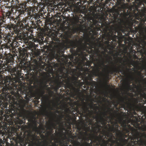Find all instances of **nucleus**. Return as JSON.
Here are the masks:
<instances>
[{
  "instance_id": "nucleus-26",
  "label": "nucleus",
  "mask_w": 146,
  "mask_h": 146,
  "mask_svg": "<svg viewBox=\"0 0 146 146\" xmlns=\"http://www.w3.org/2000/svg\"><path fill=\"white\" fill-rule=\"evenodd\" d=\"M44 87L42 86V89L40 91L41 94L40 95L41 97H42L41 100H43L46 101V100L49 99L48 96H44V94H45Z\"/></svg>"
},
{
  "instance_id": "nucleus-61",
  "label": "nucleus",
  "mask_w": 146,
  "mask_h": 146,
  "mask_svg": "<svg viewBox=\"0 0 146 146\" xmlns=\"http://www.w3.org/2000/svg\"><path fill=\"white\" fill-rule=\"evenodd\" d=\"M110 146H112V144H111L110 145Z\"/></svg>"
},
{
  "instance_id": "nucleus-25",
  "label": "nucleus",
  "mask_w": 146,
  "mask_h": 146,
  "mask_svg": "<svg viewBox=\"0 0 146 146\" xmlns=\"http://www.w3.org/2000/svg\"><path fill=\"white\" fill-rule=\"evenodd\" d=\"M123 120V119L122 117H121L119 119V121L120 122H122V123L121 124V125L122 126H123L124 127V130L125 131L126 133H129L130 131V130L129 129L127 128V125L126 124L125 121L124 120H123V121H122Z\"/></svg>"
},
{
  "instance_id": "nucleus-9",
  "label": "nucleus",
  "mask_w": 146,
  "mask_h": 146,
  "mask_svg": "<svg viewBox=\"0 0 146 146\" xmlns=\"http://www.w3.org/2000/svg\"><path fill=\"white\" fill-rule=\"evenodd\" d=\"M101 27L104 33H108L109 41L112 40L114 42L116 41L117 38H118V36L115 35L116 33L122 35L121 33L118 31L116 27L113 25L110 26L108 22L107 21L102 22Z\"/></svg>"
},
{
  "instance_id": "nucleus-40",
  "label": "nucleus",
  "mask_w": 146,
  "mask_h": 146,
  "mask_svg": "<svg viewBox=\"0 0 146 146\" xmlns=\"http://www.w3.org/2000/svg\"><path fill=\"white\" fill-rule=\"evenodd\" d=\"M82 140H84L85 141H89V139L86 136H84V137L83 138Z\"/></svg>"
},
{
  "instance_id": "nucleus-45",
  "label": "nucleus",
  "mask_w": 146,
  "mask_h": 146,
  "mask_svg": "<svg viewBox=\"0 0 146 146\" xmlns=\"http://www.w3.org/2000/svg\"><path fill=\"white\" fill-rule=\"evenodd\" d=\"M77 17L78 18V19H79V18H83V16L82 15L79 14L77 16Z\"/></svg>"
},
{
  "instance_id": "nucleus-16",
  "label": "nucleus",
  "mask_w": 146,
  "mask_h": 146,
  "mask_svg": "<svg viewBox=\"0 0 146 146\" xmlns=\"http://www.w3.org/2000/svg\"><path fill=\"white\" fill-rule=\"evenodd\" d=\"M68 46L63 44L62 46L57 47L53 54V58H55L56 59H59L61 57V54L65 52V49L67 48Z\"/></svg>"
},
{
  "instance_id": "nucleus-18",
  "label": "nucleus",
  "mask_w": 146,
  "mask_h": 146,
  "mask_svg": "<svg viewBox=\"0 0 146 146\" xmlns=\"http://www.w3.org/2000/svg\"><path fill=\"white\" fill-rule=\"evenodd\" d=\"M35 87L31 84L28 86H26L24 88L25 93L27 96H28L30 98H33L35 96V94L34 92Z\"/></svg>"
},
{
  "instance_id": "nucleus-20",
  "label": "nucleus",
  "mask_w": 146,
  "mask_h": 146,
  "mask_svg": "<svg viewBox=\"0 0 146 146\" xmlns=\"http://www.w3.org/2000/svg\"><path fill=\"white\" fill-rule=\"evenodd\" d=\"M135 87L137 89V91L141 98L146 99V89L144 88L143 90L141 86L139 87L136 85H135Z\"/></svg>"
},
{
  "instance_id": "nucleus-12",
  "label": "nucleus",
  "mask_w": 146,
  "mask_h": 146,
  "mask_svg": "<svg viewBox=\"0 0 146 146\" xmlns=\"http://www.w3.org/2000/svg\"><path fill=\"white\" fill-rule=\"evenodd\" d=\"M25 105L24 100H21L19 101V103L17 105V107L15 106H13L12 108H11L10 112L14 115H18L19 117H17V119L19 120H20L19 119L20 117L24 119V117L22 113L25 111Z\"/></svg>"
},
{
  "instance_id": "nucleus-3",
  "label": "nucleus",
  "mask_w": 146,
  "mask_h": 146,
  "mask_svg": "<svg viewBox=\"0 0 146 146\" xmlns=\"http://www.w3.org/2000/svg\"><path fill=\"white\" fill-rule=\"evenodd\" d=\"M21 72L18 68H15L13 71V75L15 76L13 78L8 76L5 78L4 85L1 91L2 98L4 100L11 98V95L14 94L17 88V80H20L22 76Z\"/></svg>"
},
{
  "instance_id": "nucleus-5",
  "label": "nucleus",
  "mask_w": 146,
  "mask_h": 146,
  "mask_svg": "<svg viewBox=\"0 0 146 146\" xmlns=\"http://www.w3.org/2000/svg\"><path fill=\"white\" fill-rule=\"evenodd\" d=\"M17 9L13 7L11 10H9L5 13V15H3L2 17H0V26L3 23H5L6 20L7 21H12L16 24V26L17 29H19V31L18 34L21 32V29L25 27L26 20L23 19L20 21V17H18L19 13L17 15L16 13Z\"/></svg>"
},
{
  "instance_id": "nucleus-2",
  "label": "nucleus",
  "mask_w": 146,
  "mask_h": 146,
  "mask_svg": "<svg viewBox=\"0 0 146 146\" xmlns=\"http://www.w3.org/2000/svg\"><path fill=\"white\" fill-rule=\"evenodd\" d=\"M72 75L76 76H74L73 78L70 77L69 75L68 70L67 69H66V73L64 72L65 78L64 83H66L65 86V88H68V89L75 90L76 87L80 88L82 86L84 89L86 88H89L90 86L91 88H94V84L93 82H94L92 80V79L91 77L90 78V81H88V78H86L84 83L82 82L81 80H78V78L80 74H82V73H77L76 70L75 69H72Z\"/></svg>"
},
{
  "instance_id": "nucleus-6",
  "label": "nucleus",
  "mask_w": 146,
  "mask_h": 146,
  "mask_svg": "<svg viewBox=\"0 0 146 146\" xmlns=\"http://www.w3.org/2000/svg\"><path fill=\"white\" fill-rule=\"evenodd\" d=\"M116 131V129L113 126L110 128L109 132L105 133H103L102 135H98L97 132L96 134L92 135V138L94 139V142L95 143L97 146H108L109 141H112V137L113 134L112 132L114 133ZM114 142V141H113Z\"/></svg>"
},
{
  "instance_id": "nucleus-54",
  "label": "nucleus",
  "mask_w": 146,
  "mask_h": 146,
  "mask_svg": "<svg viewBox=\"0 0 146 146\" xmlns=\"http://www.w3.org/2000/svg\"><path fill=\"white\" fill-rule=\"evenodd\" d=\"M21 123H23V120H21Z\"/></svg>"
},
{
  "instance_id": "nucleus-36",
  "label": "nucleus",
  "mask_w": 146,
  "mask_h": 146,
  "mask_svg": "<svg viewBox=\"0 0 146 146\" xmlns=\"http://www.w3.org/2000/svg\"><path fill=\"white\" fill-rule=\"evenodd\" d=\"M82 146H92V144L91 142L89 143L88 142H85L84 144H83Z\"/></svg>"
},
{
  "instance_id": "nucleus-37",
  "label": "nucleus",
  "mask_w": 146,
  "mask_h": 146,
  "mask_svg": "<svg viewBox=\"0 0 146 146\" xmlns=\"http://www.w3.org/2000/svg\"><path fill=\"white\" fill-rule=\"evenodd\" d=\"M75 11L76 13H80L82 12L81 9L79 8H76Z\"/></svg>"
},
{
  "instance_id": "nucleus-53",
  "label": "nucleus",
  "mask_w": 146,
  "mask_h": 146,
  "mask_svg": "<svg viewBox=\"0 0 146 146\" xmlns=\"http://www.w3.org/2000/svg\"><path fill=\"white\" fill-rule=\"evenodd\" d=\"M59 117L61 119H62V115L61 116H60Z\"/></svg>"
},
{
  "instance_id": "nucleus-28",
  "label": "nucleus",
  "mask_w": 146,
  "mask_h": 146,
  "mask_svg": "<svg viewBox=\"0 0 146 146\" xmlns=\"http://www.w3.org/2000/svg\"><path fill=\"white\" fill-rule=\"evenodd\" d=\"M78 130L79 131V135H78V139H82L85 135H87L88 134L86 132H84L82 131H80V128H78Z\"/></svg>"
},
{
  "instance_id": "nucleus-22",
  "label": "nucleus",
  "mask_w": 146,
  "mask_h": 146,
  "mask_svg": "<svg viewBox=\"0 0 146 146\" xmlns=\"http://www.w3.org/2000/svg\"><path fill=\"white\" fill-rule=\"evenodd\" d=\"M101 67V66L99 64L96 65L95 67H93V71L94 75L97 76H100V74L101 73L100 71V67Z\"/></svg>"
},
{
  "instance_id": "nucleus-62",
  "label": "nucleus",
  "mask_w": 146,
  "mask_h": 146,
  "mask_svg": "<svg viewBox=\"0 0 146 146\" xmlns=\"http://www.w3.org/2000/svg\"><path fill=\"white\" fill-rule=\"evenodd\" d=\"M42 135L43 137H44V135Z\"/></svg>"
},
{
  "instance_id": "nucleus-50",
  "label": "nucleus",
  "mask_w": 146,
  "mask_h": 146,
  "mask_svg": "<svg viewBox=\"0 0 146 146\" xmlns=\"http://www.w3.org/2000/svg\"><path fill=\"white\" fill-rule=\"evenodd\" d=\"M53 92L52 91H51L50 92V97H51L52 96L53 94Z\"/></svg>"
},
{
  "instance_id": "nucleus-34",
  "label": "nucleus",
  "mask_w": 146,
  "mask_h": 146,
  "mask_svg": "<svg viewBox=\"0 0 146 146\" xmlns=\"http://www.w3.org/2000/svg\"><path fill=\"white\" fill-rule=\"evenodd\" d=\"M52 40L57 42H60V38L58 37L56 35H55L54 36L52 37Z\"/></svg>"
},
{
  "instance_id": "nucleus-38",
  "label": "nucleus",
  "mask_w": 146,
  "mask_h": 146,
  "mask_svg": "<svg viewBox=\"0 0 146 146\" xmlns=\"http://www.w3.org/2000/svg\"><path fill=\"white\" fill-rule=\"evenodd\" d=\"M74 145L75 146H81L82 145L80 142L78 141L75 142Z\"/></svg>"
},
{
  "instance_id": "nucleus-10",
  "label": "nucleus",
  "mask_w": 146,
  "mask_h": 146,
  "mask_svg": "<svg viewBox=\"0 0 146 146\" xmlns=\"http://www.w3.org/2000/svg\"><path fill=\"white\" fill-rule=\"evenodd\" d=\"M88 40L89 39L88 38H86L85 41L83 43L82 41L79 42L76 40V41H74L67 38L66 39V44H68V48H70L71 53L75 55L76 51L74 48H76V47H78L82 54H83V52L85 50L87 47V45L88 44Z\"/></svg>"
},
{
  "instance_id": "nucleus-63",
  "label": "nucleus",
  "mask_w": 146,
  "mask_h": 146,
  "mask_svg": "<svg viewBox=\"0 0 146 146\" xmlns=\"http://www.w3.org/2000/svg\"><path fill=\"white\" fill-rule=\"evenodd\" d=\"M128 1H130V0H127Z\"/></svg>"
},
{
  "instance_id": "nucleus-1",
  "label": "nucleus",
  "mask_w": 146,
  "mask_h": 146,
  "mask_svg": "<svg viewBox=\"0 0 146 146\" xmlns=\"http://www.w3.org/2000/svg\"><path fill=\"white\" fill-rule=\"evenodd\" d=\"M146 5V1L145 2ZM117 5L119 6L112 13L113 15V22L122 21L124 19L127 20V24L130 30L133 33H137L140 28L146 23V8L141 10L136 8L132 13H129V5L128 3H124L121 0L117 1ZM146 31V26L145 28Z\"/></svg>"
},
{
  "instance_id": "nucleus-64",
  "label": "nucleus",
  "mask_w": 146,
  "mask_h": 146,
  "mask_svg": "<svg viewBox=\"0 0 146 146\" xmlns=\"http://www.w3.org/2000/svg\"><path fill=\"white\" fill-rule=\"evenodd\" d=\"M133 51H134L135 53V52H136V51H135V50H133Z\"/></svg>"
},
{
  "instance_id": "nucleus-8",
  "label": "nucleus",
  "mask_w": 146,
  "mask_h": 146,
  "mask_svg": "<svg viewBox=\"0 0 146 146\" xmlns=\"http://www.w3.org/2000/svg\"><path fill=\"white\" fill-rule=\"evenodd\" d=\"M131 128L132 135H128L132 140L130 146H146V133H140L135 129Z\"/></svg>"
},
{
  "instance_id": "nucleus-30",
  "label": "nucleus",
  "mask_w": 146,
  "mask_h": 146,
  "mask_svg": "<svg viewBox=\"0 0 146 146\" xmlns=\"http://www.w3.org/2000/svg\"><path fill=\"white\" fill-rule=\"evenodd\" d=\"M28 121L31 122V125L33 127L37 128L38 121L36 120H33V119L31 118L28 119Z\"/></svg>"
},
{
  "instance_id": "nucleus-17",
  "label": "nucleus",
  "mask_w": 146,
  "mask_h": 146,
  "mask_svg": "<svg viewBox=\"0 0 146 146\" xmlns=\"http://www.w3.org/2000/svg\"><path fill=\"white\" fill-rule=\"evenodd\" d=\"M92 20L93 22L90 26V31L94 35H97L98 34L99 31L100 30V26L99 25L98 22L97 21L94 22V19H92Z\"/></svg>"
},
{
  "instance_id": "nucleus-33",
  "label": "nucleus",
  "mask_w": 146,
  "mask_h": 146,
  "mask_svg": "<svg viewBox=\"0 0 146 146\" xmlns=\"http://www.w3.org/2000/svg\"><path fill=\"white\" fill-rule=\"evenodd\" d=\"M50 5V2L49 0H44L42 3L43 7L45 6H49Z\"/></svg>"
},
{
  "instance_id": "nucleus-56",
  "label": "nucleus",
  "mask_w": 146,
  "mask_h": 146,
  "mask_svg": "<svg viewBox=\"0 0 146 146\" xmlns=\"http://www.w3.org/2000/svg\"><path fill=\"white\" fill-rule=\"evenodd\" d=\"M26 145L25 144H23V146H26Z\"/></svg>"
},
{
  "instance_id": "nucleus-14",
  "label": "nucleus",
  "mask_w": 146,
  "mask_h": 146,
  "mask_svg": "<svg viewBox=\"0 0 146 146\" xmlns=\"http://www.w3.org/2000/svg\"><path fill=\"white\" fill-rule=\"evenodd\" d=\"M41 70L38 68L33 69L32 76H34L35 78H37L38 77V74H39L42 76L44 80L46 81V82H48L51 79L50 75L44 72H42L41 73Z\"/></svg>"
},
{
  "instance_id": "nucleus-44",
  "label": "nucleus",
  "mask_w": 146,
  "mask_h": 146,
  "mask_svg": "<svg viewBox=\"0 0 146 146\" xmlns=\"http://www.w3.org/2000/svg\"><path fill=\"white\" fill-rule=\"evenodd\" d=\"M142 82L144 84L146 85V78H144Z\"/></svg>"
},
{
  "instance_id": "nucleus-31",
  "label": "nucleus",
  "mask_w": 146,
  "mask_h": 146,
  "mask_svg": "<svg viewBox=\"0 0 146 146\" xmlns=\"http://www.w3.org/2000/svg\"><path fill=\"white\" fill-rule=\"evenodd\" d=\"M121 102L122 103L121 104V105L123 107H124L125 106L124 103H125V102L124 101V100L123 99H120L119 101H118L117 102V104H116V105H115V107L116 109L118 110V104H120V103H121Z\"/></svg>"
},
{
  "instance_id": "nucleus-11",
  "label": "nucleus",
  "mask_w": 146,
  "mask_h": 146,
  "mask_svg": "<svg viewBox=\"0 0 146 146\" xmlns=\"http://www.w3.org/2000/svg\"><path fill=\"white\" fill-rule=\"evenodd\" d=\"M78 106H82V107L81 108L80 110H79L77 107L75 109L76 111L78 112V114L82 116H84L88 112L90 114L93 113L94 112L92 110L90 111L89 110V108L88 107V106H89L90 108L92 109L95 110V111L96 112L97 109L98 108L96 104L92 103L90 104L86 103L84 101H82V104L78 103Z\"/></svg>"
},
{
  "instance_id": "nucleus-48",
  "label": "nucleus",
  "mask_w": 146,
  "mask_h": 146,
  "mask_svg": "<svg viewBox=\"0 0 146 146\" xmlns=\"http://www.w3.org/2000/svg\"><path fill=\"white\" fill-rule=\"evenodd\" d=\"M122 140L123 141L125 142H126L127 141V140L125 139H122Z\"/></svg>"
},
{
  "instance_id": "nucleus-15",
  "label": "nucleus",
  "mask_w": 146,
  "mask_h": 146,
  "mask_svg": "<svg viewBox=\"0 0 146 146\" xmlns=\"http://www.w3.org/2000/svg\"><path fill=\"white\" fill-rule=\"evenodd\" d=\"M111 105H110L109 107L107 108L108 110H106V109L104 110L103 112H101V115H100V117H97V120L98 123L101 122L102 125H106V119L104 117H108V113H111V112L113 110L112 108H111Z\"/></svg>"
},
{
  "instance_id": "nucleus-42",
  "label": "nucleus",
  "mask_w": 146,
  "mask_h": 146,
  "mask_svg": "<svg viewBox=\"0 0 146 146\" xmlns=\"http://www.w3.org/2000/svg\"><path fill=\"white\" fill-rule=\"evenodd\" d=\"M40 97L41 96H40V95H39L38 96L36 97H35V99H36L37 100V101L38 102V100L39 99H40Z\"/></svg>"
},
{
  "instance_id": "nucleus-55",
  "label": "nucleus",
  "mask_w": 146,
  "mask_h": 146,
  "mask_svg": "<svg viewBox=\"0 0 146 146\" xmlns=\"http://www.w3.org/2000/svg\"><path fill=\"white\" fill-rule=\"evenodd\" d=\"M71 113L72 114H74V112L72 111L71 112Z\"/></svg>"
},
{
  "instance_id": "nucleus-27",
  "label": "nucleus",
  "mask_w": 146,
  "mask_h": 146,
  "mask_svg": "<svg viewBox=\"0 0 146 146\" xmlns=\"http://www.w3.org/2000/svg\"><path fill=\"white\" fill-rule=\"evenodd\" d=\"M56 124L54 123H50V125L48 126V128L50 131H47V132H52V133H53L54 131L53 130V129H56Z\"/></svg>"
},
{
  "instance_id": "nucleus-19",
  "label": "nucleus",
  "mask_w": 146,
  "mask_h": 146,
  "mask_svg": "<svg viewBox=\"0 0 146 146\" xmlns=\"http://www.w3.org/2000/svg\"><path fill=\"white\" fill-rule=\"evenodd\" d=\"M10 24H7L5 25V27L6 29H9L10 31H12L18 35L19 31V29H17L16 25L14 24V23L12 21H9Z\"/></svg>"
},
{
  "instance_id": "nucleus-59",
  "label": "nucleus",
  "mask_w": 146,
  "mask_h": 146,
  "mask_svg": "<svg viewBox=\"0 0 146 146\" xmlns=\"http://www.w3.org/2000/svg\"><path fill=\"white\" fill-rule=\"evenodd\" d=\"M51 110H53V108L52 107H51Z\"/></svg>"
},
{
  "instance_id": "nucleus-60",
  "label": "nucleus",
  "mask_w": 146,
  "mask_h": 146,
  "mask_svg": "<svg viewBox=\"0 0 146 146\" xmlns=\"http://www.w3.org/2000/svg\"><path fill=\"white\" fill-rule=\"evenodd\" d=\"M126 69H127L128 70H129L130 69H128V68H127V67H126Z\"/></svg>"
},
{
  "instance_id": "nucleus-58",
  "label": "nucleus",
  "mask_w": 146,
  "mask_h": 146,
  "mask_svg": "<svg viewBox=\"0 0 146 146\" xmlns=\"http://www.w3.org/2000/svg\"><path fill=\"white\" fill-rule=\"evenodd\" d=\"M128 127H131V126L130 125H128Z\"/></svg>"
},
{
  "instance_id": "nucleus-7",
  "label": "nucleus",
  "mask_w": 146,
  "mask_h": 146,
  "mask_svg": "<svg viewBox=\"0 0 146 146\" xmlns=\"http://www.w3.org/2000/svg\"><path fill=\"white\" fill-rule=\"evenodd\" d=\"M17 12L19 13L18 17H23V15L25 16L28 15L32 18L31 20V22L33 25H38L39 23L41 22V21L42 18L38 13L35 12V10L33 9L32 7H27L25 8H19L17 9Z\"/></svg>"
},
{
  "instance_id": "nucleus-13",
  "label": "nucleus",
  "mask_w": 146,
  "mask_h": 146,
  "mask_svg": "<svg viewBox=\"0 0 146 146\" xmlns=\"http://www.w3.org/2000/svg\"><path fill=\"white\" fill-rule=\"evenodd\" d=\"M60 74V75L57 74L54 80L52 81L55 85V90L56 92L62 86H63L64 88H66L65 87V86L66 84V83H64L65 76L62 69L61 70Z\"/></svg>"
},
{
  "instance_id": "nucleus-57",
  "label": "nucleus",
  "mask_w": 146,
  "mask_h": 146,
  "mask_svg": "<svg viewBox=\"0 0 146 146\" xmlns=\"http://www.w3.org/2000/svg\"><path fill=\"white\" fill-rule=\"evenodd\" d=\"M119 62H120V63H122L121 61V60H119Z\"/></svg>"
},
{
  "instance_id": "nucleus-21",
  "label": "nucleus",
  "mask_w": 146,
  "mask_h": 146,
  "mask_svg": "<svg viewBox=\"0 0 146 146\" xmlns=\"http://www.w3.org/2000/svg\"><path fill=\"white\" fill-rule=\"evenodd\" d=\"M136 73H137V75L139 76L140 77L137 78H134L133 76H131V78L132 80H133L135 78V81L136 83L137 82H142L143 81V80L144 78V76L143 74H142L141 71H136Z\"/></svg>"
},
{
  "instance_id": "nucleus-24",
  "label": "nucleus",
  "mask_w": 146,
  "mask_h": 146,
  "mask_svg": "<svg viewBox=\"0 0 146 146\" xmlns=\"http://www.w3.org/2000/svg\"><path fill=\"white\" fill-rule=\"evenodd\" d=\"M141 46L139 45L141 53L143 54L146 56V41L143 40L141 42Z\"/></svg>"
},
{
  "instance_id": "nucleus-46",
  "label": "nucleus",
  "mask_w": 146,
  "mask_h": 146,
  "mask_svg": "<svg viewBox=\"0 0 146 146\" xmlns=\"http://www.w3.org/2000/svg\"><path fill=\"white\" fill-rule=\"evenodd\" d=\"M8 1V0H0V3H1V2L3 1L6 3V1Z\"/></svg>"
},
{
  "instance_id": "nucleus-41",
  "label": "nucleus",
  "mask_w": 146,
  "mask_h": 146,
  "mask_svg": "<svg viewBox=\"0 0 146 146\" xmlns=\"http://www.w3.org/2000/svg\"><path fill=\"white\" fill-rule=\"evenodd\" d=\"M3 102L2 100H0V108L3 107Z\"/></svg>"
},
{
  "instance_id": "nucleus-47",
  "label": "nucleus",
  "mask_w": 146,
  "mask_h": 146,
  "mask_svg": "<svg viewBox=\"0 0 146 146\" xmlns=\"http://www.w3.org/2000/svg\"><path fill=\"white\" fill-rule=\"evenodd\" d=\"M143 69H145L146 70V65H144V66H143Z\"/></svg>"
},
{
  "instance_id": "nucleus-23",
  "label": "nucleus",
  "mask_w": 146,
  "mask_h": 146,
  "mask_svg": "<svg viewBox=\"0 0 146 146\" xmlns=\"http://www.w3.org/2000/svg\"><path fill=\"white\" fill-rule=\"evenodd\" d=\"M8 1H6V3L7 2L8 3L6 4L8 7H11L10 10L13 7L15 8L14 6L17 5L18 4L19 5V0H8ZM9 10H10V8H9Z\"/></svg>"
},
{
  "instance_id": "nucleus-29",
  "label": "nucleus",
  "mask_w": 146,
  "mask_h": 146,
  "mask_svg": "<svg viewBox=\"0 0 146 146\" xmlns=\"http://www.w3.org/2000/svg\"><path fill=\"white\" fill-rule=\"evenodd\" d=\"M1 29H0V50L3 49L4 48V46L3 44L1 45V42H2V40H3L5 38L3 35V33L2 32Z\"/></svg>"
},
{
  "instance_id": "nucleus-35",
  "label": "nucleus",
  "mask_w": 146,
  "mask_h": 146,
  "mask_svg": "<svg viewBox=\"0 0 146 146\" xmlns=\"http://www.w3.org/2000/svg\"><path fill=\"white\" fill-rule=\"evenodd\" d=\"M69 89H68V88H65V89L61 88L60 89V92H65L68 93L70 91Z\"/></svg>"
},
{
  "instance_id": "nucleus-39",
  "label": "nucleus",
  "mask_w": 146,
  "mask_h": 146,
  "mask_svg": "<svg viewBox=\"0 0 146 146\" xmlns=\"http://www.w3.org/2000/svg\"><path fill=\"white\" fill-rule=\"evenodd\" d=\"M34 139L35 140H36V141L38 142V143L39 145V146H43L41 145V142L40 141V139H37L35 138H34Z\"/></svg>"
},
{
  "instance_id": "nucleus-4",
  "label": "nucleus",
  "mask_w": 146,
  "mask_h": 146,
  "mask_svg": "<svg viewBox=\"0 0 146 146\" xmlns=\"http://www.w3.org/2000/svg\"><path fill=\"white\" fill-rule=\"evenodd\" d=\"M88 52L90 54V57L93 60L98 61V60L99 62L100 63V62H101V65L105 67H107L108 66L107 65H105L104 64V59L102 58V56L100 55L101 59L100 60H98L97 58V56L98 55V53L97 50H94V49H91L90 50L88 51ZM110 60H109V62H110V63L112 64L113 65V67L110 70H109L107 68L106 69H104V70L105 71H106L107 73V74L105 78L104 79V81L105 83L107 84L109 82V74H113V73H124L125 70L124 69V67L125 66V65L124 64V65L123 66H116L117 62L116 63V65L114 66V64L112 62V58L110 57Z\"/></svg>"
},
{
  "instance_id": "nucleus-51",
  "label": "nucleus",
  "mask_w": 146,
  "mask_h": 146,
  "mask_svg": "<svg viewBox=\"0 0 146 146\" xmlns=\"http://www.w3.org/2000/svg\"><path fill=\"white\" fill-rule=\"evenodd\" d=\"M56 112L57 113H59V111L58 110H57L56 111Z\"/></svg>"
},
{
  "instance_id": "nucleus-52",
  "label": "nucleus",
  "mask_w": 146,
  "mask_h": 146,
  "mask_svg": "<svg viewBox=\"0 0 146 146\" xmlns=\"http://www.w3.org/2000/svg\"><path fill=\"white\" fill-rule=\"evenodd\" d=\"M69 63H70V64H71V66H72L73 64H72V63L70 62Z\"/></svg>"
},
{
  "instance_id": "nucleus-49",
  "label": "nucleus",
  "mask_w": 146,
  "mask_h": 146,
  "mask_svg": "<svg viewBox=\"0 0 146 146\" xmlns=\"http://www.w3.org/2000/svg\"><path fill=\"white\" fill-rule=\"evenodd\" d=\"M116 126L117 128V130L118 131H120V130H119L118 129V127H119V125L118 124L116 123Z\"/></svg>"
},
{
  "instance_id": "nucleus-32",
  "label": "nucleus",
  "mask_w": 146,
  "mask_h": 146,
  "mask_svg": "<svg viewBox=\"0 0 146 146\" xmlns=\"http://www.w3.org/2000/svg\"><path fill=\"white\" fill-rule=\"evenodd\" d=\"M7 40L8 41L7 42V47L8 48H9L11 46H13V40L12 39H11L10 38L8 39Z\"/></svg>"
},
{
  "instance_id": "nucleus-43",
  "label": "nucleus",
  "mask_w": 146,
  "mask_h": 146,
  "mask_svg": "<svg viewBox=\"0 0 146 146\" xmlns=\"http://www.w3.org/2000/svg\"><path fill=\"white\" fill-rule=\"evenodd\" d=\"M97 127L99 129V131H100V128H102V126L101 125H99V124H97Z\"/></svg>"
}]
</instances>
